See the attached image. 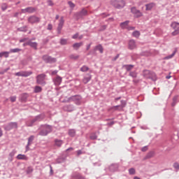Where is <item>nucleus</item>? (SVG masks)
I'll return each mask as SVG.
<instances>
[{"instance_id": "obj_1", "label": "nucleus", "mask_w": 179, "mask_h": 179, "mask_svg": "<svg viewBox=\"0 0 179 179\" xmlns=\"http://www.w3.org/2000/svg\"><path fill=\"white\" fill-rule=\"evenodd\" d=\"M143 76L145 78V79H151V80L153 82H156V80H157L156 73H155V72L150 71V70H143Z\"/></svg>"}, {"instance_id": "obj_2", "label": "nucleus", "mask_w": 179, "mask_h": 179, "mask_svg": "<svg viewBox=\"0 0 179 179\" xmlns=\"http://www.w3.org/2000/svg\"><path fill=\"white\" fill-rule=\"evenodd\" d=\"M73 101L76 106H80L82 104V96L80 95H74L69 97L66 101V103H71Z\"/></svg>"}, {"instance_id": "obj_3", "label": "nucleus", "mask_w": 179, "mask_h": 179, "mask_svg": "<svg viewBox=\"0 0 179 179\" xmlns=\"http://www.w3.org/2000/svg\"><path fill=\"white\" fill-rule=\"evenodd\" d=\"M110 4L116 9H122L125 6V1L124 0H111Z\"/></svg>"}, {"instance_id": "obj_4", "label": "nucleus", "mask_w": 179, "mask_h": 179, "mask_svg": "<svg viewBox=\"0 0 179 179\" xmlns=\"http://www.w3.org/2000/svg\"><path fill=\"white\" fill-rule=\"evenodd\" d=\"M85 16H87V10L83 8L80 11L77 12L73 15V19L80 20V19H83Z\"/></svg>"}, {"instance_id": "obj_5", "label": "nucleus", "mask_w": 179, "mask_h": 179, "mask_svg": "<svg viewBox=\"0 0 179 179\" xmlns=\"http://www.w3.org/2000/svg\"><path fill=\"white\" fill-rule=\"evenodd\" d=\"M131 12L133 15H134V17L138 19V17H142L143 16V13L141 12V10L136 9V7H131Z\"/></svg>"}, {"instance_id": "obj_6", "label": "nucleus", "mask_w": 179, "mask_h": 179, "mask_svg": "<svg viewBox=\"0 0 179 179\" xmlns=\"http://www.w3.org/2000/svg\"><path fill=\"white\" fill-rule=\"evenodd\" d=\"M33 72L31 71H20L17 73H15V76H22L24 78H27V76H30V75H32Z\"/></svg>"}, {"instance_id": "obj_7", "label": "nucleus", "mask_w": 179, "mask_h": 179, "mask_svg": "<svg viewBox=\"0 0 179 179\" xmlns=\"http://www.w3.org/2000/svg\"><path fill=\"white\" fill-rule=\"evenodd\" d=\"M63 110L67 113H72V111L75 110V106L72 104H66L63 106Z\"/></svg>"}, {"instance_id": "obj_8", "label": "nucleus", "mask_w": 179, "mask_h": 179, "mask_svg": "<svg viewBox=\"0 0 179 179\" xmlns=\"http://www.w3.org/2000/svg\"><path fill=\"white\" fill-rule=\"evenodd\" d=\"M64 23H65L64 17H61L57 27V34H61V30H62V27H64Z\"/></svg>"}, {"instance_id": "obj_9", "label": "nucleus", "mask_w": 179, "mask_h": 179, "mask_svg": "<svg viewBox=\"0 0 179 179\" xmlns=\"http://www.w3.org/2000/svg\"><path fill=\"white\" fill-rule=\"evenodd\" d=\"M136 48V41L134 39H131L128 42V49L129 50H135Z\"/></svg>"}, {"instance_id": "obj_10", "label": "nucleus", "mask_w": 179, "mask_h": 179, "mask_svg": "<svg viewBox=\"0 0 179 179\" xmlns=\"http://www.w3.org/2000/svg\"><path fill=\"white\" fill-rule=\"evenodd\" d=\"M22 13H33L36 12V8L33 7H28L25 9H22L21 10Z\"/></svg>"}, {"instance_id": "obj_11", "label": "nucleus", "mask_w": 179, "mask_h": 179, "mask_svg": "<svg viewBox=\"0 0 179 179\" xmlns=\"http://www.w3.org/2000/svg\"><path fill=\"white\" fill-rule=\"evenodd\" d=\"M145 10L147 11L152 10V9H153V8L156 6V3L151 2L150 3L145 4Z\"/></svg>"}, {"instance_id": "obj_12", "label": "nucleus", "mask_w": 179, "mask_h": 179, "mask_svg": "<svg viewBox=\"0 0 179 179\" xmlns=\"http://www.w3.org/2000/svg\"><path fill=\"white\" fill-rule=\"evenodd\" d=\"M44 79H45L44 74H41L36 77V82L38 85H41L44 82Z\"/></svg>"}, {"instance_id": "obj_13", "label": "nucleus", "mask_w": 179, "mask_h": 179, "mask_svg": "<svg viewBox=\"0 0 179 179\" xmlns=\"http://www.w3.org/2000/svg\"><path fill=\"white\" fill-rule=\"evenodd\" d=\"M45 62L48 64H55V62H57V59L52 57L51 56H48L45 58Z\"/></svg>"}, {"instance_id": "obj_14", "label": "nucleus", "mask_w": 179, "mask_h": 179, "mask_svg": "<svg viewBox=\"0 0 179 179\" xmlns=\"http://www.w3.org/2000/svg\"><path fill=\"white\" fill-rule=\"evenodd\" d=\"M135 67V65L134 64H124L122 66V68H124L126 69L127 72H131L132 69Z\"/></svg>"}, {"instance_id": "obj_15", "label": "nucleus", "mask_w": 179, "mask_h": 179, "mask_svg": "<svg viewBox=\"0 0 179 179\" xmlns=\"http://www.w3.org/2000/svg\"><path fill=\"white\" fill-rule=\"evenodd\" d=\"M121 105H117V106H113L111 108V110H118V108H120V110H122V108L124 107H125V102H124V101H121Z\"/></svg>"}, {"instance_id": "obj_16", "label": "nucleus", "mask_w": 179, "mask_h": 179, "mask_svg": "<svg viewBox=\"0 0 179 179\" xmlns=\"http://www.w3.org/2000/svg\"><path fill=\"white\" fill-rule=\"evenodd\" d=\"M40 21V19L36 16H31L28 19L29 23H37Z\"/></svg>"}, {"instance_id": "obj_17", "label": "nucleus", "mask_w": 179, "mask_h": 179, "mask_svg": "<svg viewBox=\"0 0 179 179\" xmlns=\"http://www.w3.org/2000/svg\"><path fill=\"white\" fill-rule=\"evenodd\" d=\"M109 170L112 173H114V171H117L118 170V164H113L109 166Z\"/></svg>"}, {"instance_id": "obj_18", "label": "nucleus", "mask_w": 179, "mask_h": 179, "mask_svg": "<svg viewBox=\"0 0 179 179\" xmlns=\"http://www.w3.org/2000/svg\"><path fill=\"white\" fill-rule=\"evenodd\" d=\"M72 178L75 179H85V176H82V174L78 172H75L74 173H73Z\"/></svg>"}, {"instance_id": "obj_19", "label": "nucleus", "mask_w": 179, "mask_h": 179, "mask_svg": "<svg viewBox=\"0 0 179 179\" xmlns=\"http://www.w3.org/2000/svg\"><path fill=\"white\" fill-rule=\"evenodd\" d=\"M90 80H92V75L89 73L87 74V77H84V78L83 79V82L85 85H87V83H89Z\"/></svg>"}, {"instance_id": "obj_20", "label": "nucleus", "mask_w": 179, "mask_h": 179, "mask_svg": "<svg viewBox=\"0 0 179 179\" xmlns=\"http://www.w3.org/2000/svg\"><path fill=\"white\" fill-rule=\"evenodd\" d=\"M128 24H129V20H126L123 22H121L120 26L121 29L124 30L125 29H127L128 28Z\"/></svg>"}, {"instance_id": "obj_21", "label": "nucleus", "mask_w": 179, "mask_h": 179, "mask_svg": "<svg viewBox=\"0 0 179 179\" xmlns=\"http://www.w3.org/2000/svg\"><path fill=\"white\" fill-rule=\"evenodd\" d=\"M62 82V78H61L58 76L55 78V79H54V83L56 86H59V85H61Z\"/></svg>"}, {"instance_id": "obj_22", "label": "nucleus", "mask_w": 179, "mask_h": 179, "mask_svg": "<svg viewBox=\"0 0 179 179\" xmlns=\"http://www.w3.org/2000/svg\"><path fill=\"white\" fill-rule=\"evenodd\" d=\"M63 144H64V141L59 140L58 138H56L55 140V146H57V148H61V146H62Z\"/></svg>"}, {"instance_id": "obj_23", "label": "nucleus", "mask_w": 179, "mask_h": 179, "mask_svg": "<svg viewBox=\"0 0 179 179\" xmlns=\"http://www.w3.org/2000/svg\"><path fill=\"white\" fill-rule=\"evenodd\" d=\"M66 160V157H59L56 159V163L60 164L61 163H64Z\"/></svg>"}, {"instance_id": "obj_24", "label": "nucleus", "mask_w": 179, "mask_h": 179, "mask_svg": "<svg viewBox=\"0 0 179 179\" xmlns=\"http://www.w3.org/2000/svg\"><path fill=\"white\" fill-rule=\"evenodd\" d=\"M29 45L31 47V48H34V50H37V43L36 42H32L31 40H29Z\"/></svg>"}, {"instance_id": "obj_25", "label": "nucleus", "mask_w": 179, "mask_h": 179, "mask_svg": "<svg viewBox=\"0 0 179 179\" xmlns=\"http://www.w3.org/2000/svg\"><path fill=\"white\" fill-rule=\"evenodd\" d=\"M129 76H131L133 79H136V78H138V73L136 71H130Z\"/></svg>"}, {"instance_id": "obj_26", "label": "nucleus", "mask_w": 179, "mask_h": 179, "mask_svg": "<svg viewBox=\"0 0 179 179\" xmlns=\"http://www.w3.org/2000/svg\"><path fill=\"white\" fill-rule=\"evenodd\" d=\"M69 135L71 138H74V136L76 135V130H75V129H70L69 130Z\"/></svg>"}, {"instance_id": "obj_27", "label": "nucleus", "mask_w": 179, "mask_h": 179, "mask_svg": "<svg viewBox=\"0 0 179 179\" xmlns=\"http://www.w3.org/2000/svg\"><path fill=\"white\" fill-rule=\"evenodd\" d=\"M94 50H95V51H96V50L99 51V52L101 54H103V52L104 51V48H103V46L101 44L96 45L95 47Z\"/></svg>"}, {"instance_id": "obj_28", "label": "nucleus", "mask_w": 179, "mask_h": 179, "mask_svg": "<svg viewBox=\"0 0 179 179\" xmlns=\"http://www.w3.org/2000/svg\"><path fill=\"white\" fill-rule=\"evenodd\" d=\"M83 45V43L80 42V43H76L73 45V47L75 48V50H79L80 47Z\"/></svg>"}, {"instance_id": "obj_29", "label": "nucleus", "mask_w": 179, "mask_h": 179, "mask_svg": "<svg viewBox=\"0 0 179 179\" xmlns=\"http://www.w3.org/2000/svg\"><path fill=\"white\" fill-rule=\"evenodd\" d=\"M17 159L18 160H27L28 158L26 155H21V154H19L17 156Z\"/></svg>"}, {"instance_id": "obj_30", "label": "nucleus", "mask_w": 179, "mask_h": 179, "mask_svg": "<svg viewBox=\"0 0 179 179\" xmlns=\"http://www.w3.org/2000/svg\"><path fill=\"white\" fill-rule=\"evenodd\" d=\"M36 121H37V117H36L35 119H34L32 120L27 121V127H33V124H34V122H36Z\"/></svg>"}, {"instance_id": "obj_31", "label": "nucleus", "mask_w": 179, "mask_h": 179, "mask_svg": "<svg viewBox=\"0 0 179 179\" xmlns=\"http://www.w3.org/2000/svg\"><path fill=\"white\" fill-rule=\"evenodd\" d=\"M153 156H155V152L154 151H150L149 152L146 156L145 157V159H152V157H153Z\"/></svg>"}, {"instance_id": "obj_32", "label": "nucleus", "mask_w": 179, "mask_h": 179, "mask_svg": "<svg viewBox=\"0 0 179 179\" xmlns=\"http://www.w3.org/2000/svg\"><path fill=\"white\" fill-rule=\"evenodd\" d=\"M52 131V127L50 126V125H46L45 126V135H47L48 134H50V132Z\"/></svg>"}, {"instance_id": "obj_33", "label": "nucleus", "mask_w": 179, "mask_h": 179, "mask_svg": "<svg viewBox=\"0 0 179 179\" xmlns=\"http://www.w3.org/2000/svg\"><path fill=\"white\" fill-rule=\"evenodd\" d=\"M177 103H178V96H175L173 98V102L171 103L172 107H174V106H176Z\"/></svg>"}, {"instance_id": "obj_34", "label": "nucleus", "mask_w": 179, "mask_h": 179, "mask_svg": "<svg viewBox=\"0 0 179 179\" xmlns=\"http://www.w3.org/2000/svg\"><path fill=\"white\" fill-rule=\"evenodd\" d=\"M90 69L87 66L84 65L80 69V71L81 72H87V71H89Z\"/></svg>"}, {"instance_id": "obj_35", "label": "nucleus", "mask_w": 179, "mask_h": 179, "mask_svg": "<svg viewBox=\"0 0 179 179\" xmlns=\"http://www.w3.org/2000/svg\"><path fill=\"white\" fill-rule=\"evenodd\" d=\"M2 57H5V58L9 57V52H0V58H2Z\"/></svg>"}, {"instance_id": "obj_36", "label": "nucleus", "mask_w": 179, "mask_h": 179, "mask_svg": "<svg viewBox=\"0 0 179 179\" xmlns=\"http://www.w3.org/2000/svg\"><path fill=\"white\" fill-rule=\"evenodd\" d=\"M34 140V136H31L29 139H28V145H27V150L26 152H27V150H29V145H30V142H33V141Z\"/></svg>"}, {"instance_id": "obj_37", "label": "nucleus", "mask_w": 179, "mask_h": 179, "mask_svg": "<svg viewBox=\"0 0 179 179\" xmlns=\"http://www.w3.org/2000/svg\"><path fill=\"white\" fill-rule=\"evenodd\" d=\"M91 141H96L97 139V134L96 133H92L90 136Z\"/></svg>"}, {"instance_id": "obj_38", "label": "nucleus", "mask_w": 179, "mask_h": 179, "mask_svg": "<svg viewBox=\"0 0 179 179\" xmlns=\"http://www.w3.org/2000/svg\"><path fill=\"white\" fill-rule=\"evenodd\" d=\"M133 37H136V38H138L139 36H141V32L139 31H134L132 33Z\"/></svg>"}, {"instance_id": "obj_39", "label": "nucleus", "mask_w": 179, "mask_h": 179, "mask_svg": "<svg viewBox=\"0 0 179 179\" xmlns=\"http://www.w3.org/2000/svg\"><path fill=\"white\" fill-rule=\"evenodd\" d=\"M60 44L61 45H66V44H68V39L61 38Z\"/></svg>"}, {"instance_id": "obj_40", "label": "nucleus", "mask_w": 179, "mask_h": 179, "mask_svg": "<svg viewBox=\"0 0 179 179\" xmlns=\"http://www.w3.org/2000/svg\"><path fill=\"white\" fill-rule=\"evenodd\" d=\"M176 52H177V50H174L171 55L166 56L165 59H171L176 55Z\"/></svg>"}, {"instance_id": "obj_41", "label": "nucleus", "mask_w": 179, "mask_h": 179, "mask_svg": "<svg viewBox=\"0 0 179 179\" xmlns=\"http://www.w3.org/2000/svg\"><path fill=\"white\" fill-rule=\"evenodd\" d=\"M69 58H70V59L76 60V59H78L79 55H75V54H72V55H69Z\"/></svg>"}, {"instance_id": "obj_42", "label": "nucleus", "mask_w": 179, "mask_h": 179, "mask_svg": "<svg viewBox=\"0 0 179 179\" xmlns=\"http://www.w3.org/2000/svg\"><path fill=\"white\" fill-rule=\"evenodd\" d=\"M136 171L134 168H130L129 169V174H130V176H134L136 174Z\"/></svg>"}, {"instance_id": "obj_43", "label": "nucleus", "mask_w": 179, "mask_h": 179, "mask_svg": "<svg viewBox=\"0 0 179 179\" xmlns=\"http://www.w3.org/2000/svg\"><path fill=\"white\" fill-rule=\"evenodd\" d=\"M173 167L176 170V171H178L179 170V163L178 162H174L173 164Z\"/></svg>"}, {"instance_id": "obj_44", "label": "nucleus", "mask_w": 179, "mask_h": 179, "mask_svg": "<svg viewBox=\"0 0 179 179\" xmlns=\"http://www.w3.org/2000/svg\"><path fill=\"white\" fill-rule=\"evenodd\" d=\"M8 127H10V128H17V123L11 122L8 124Z\"/></svg>"}, {"instance_id": "obj_45", "label": "nucleus", "mask_w": 179, "mask_h": 179, "mask_svg": "<svg viewBox=\"0 0 179 179\" xmlns=\"http://www.w3.org/2000/svg\"><path fill=\"white\" fill-rule=\"evenodd\" d=\"M41 90H42L41 87L36 86V87H35L34 92L40 93V92H41Z\"/></svg>"}, {"instance_id": "obj_46", "label": "nucleus", "mask_w": 179, "mask_h": 179, "mask_svg": "<svg viewBox=\"0 0 179 179\" xmlns=\"http://www.w3.org/2000/svg\"><path fill=\"white\" fill-rule=\"evenodd\" d=\"M107 29V25H102L99 29V31H104Z\"/></svg>"}, {"instance_id": "obj_47", "label": "nucleus", "mask_w": 179, "mask_h": 179, "mask_svg": "<svg viewBox=\"0 0 179 179\" xmlns=\"http://www.w3.org/2000/svg\"><path fill=\"white\" fill-rule=\"evenodd\" d=\"M20 51H22V50L19 48H15V49H11L10 50V52H19Z\"/></svg>"}, {"instance_id": "obj_48", "label": "nucleus", "mask_w": 179, "mask_h": 179, "mask_svg": "<svg viewBox=\"0 0 179 179\" xmlns=\"http://www.w3.org/2000/svg\"><path fill=\"white\" fill-rule=\"evenodd\" d=\"M50 169V176H53L54 170H52V166L51 165H48Z\"/></svg>"}, {"instance_id": "obj_49", "label": "nucleus", "mask_w": 179, "mask_h": 179, "mask_svg": "<svg viewBox=\"0 0 179 179\" xmlns=\"http://www.w3.org/2000/svg\"><path fill=\"white\" fill-rule=\"evenodd\" d=\"M48 6H54V3L51 0H48Z\"/></svg>"}, {"instance_id": "obj_50", "label": "nucleus", "mask_w": 179, "mask_h": 179, "mask_svg": "<svg viewBox=\"0 0 179 179\" xmlns=\"http://www.w3.org/2000/svg\"><path fill=\"white\" fill-rule=\"evenodd\" d=\"M120 58V54H117L115 57L112 59V61L115 62Z\"/></svg>"}, {"instance_id": "obj_51", "label": "nucleus", "mask_w": 179, "mask_h": 179, "mask_svg": "<svg viewBox=\"0 0 179 179\" xmlns=\"http://www.w3.org/2000/svg\"><path fill=\"white\" fill-rule=\"evenodd\" d=\"M177 24H179V23L173 22L171 24V27H173V29H176Z\"/></svg>"}, {"instance_id": "obj_52", "label": "nucleus", "mask_w": 179, "mask_h": 179, "mask_svg": "<svg viewBox=\"0 0 179 179\" xmlns=\"http://www.w3.org/2000/svg\"><path fill=\"white\" fill-rule=\"evenodd\" d=\"M10 100L11 103H15V101H16V96H11L10 98Z\"/></svg>"}, {"instance_id": "obj_53", "label": "nucleus", "mask_w": 179, "mask_h": 179, "mask_svg": "<svg viewBox=\"0 0 179 179\" xmlns=\"http://www.w3.org/2000/svg\"><path fill=\"white\" fill-rule=\"evenodd\" d=\"M28 40H29L28 38H24L20 40V43H26V41H27Z\"/></svg>"}, {"instance_id": "obj_54", "label": "nucleus", "mask_w": 179, "mask_h": 179, "mask_svg": "<svg viewBox=\"0 0 179 179\" xmlns=\"http://www.w3.org/2000/svg\"><path fill=\"white\" fill-rule=\"evenodd\" d=\"M115 124V122L111 121L110 122L107 123V125L108 127H113V125H114Z\"/></svg>"}, {"instance_id": "obj_55", "label": "nucleus", "mask_w": 179, "mask_h": 179, "mask_svg": "<svg viewBox=\"0 0 179 179\" xmlns=\"http://www.w3.org/2000/svg\"><path fill=\"white\" fill-rule=\"evenodd\" d=\"M68 3H69L70 8H74L75 7V4L72 1H69Z\"/></svg>"}, {"instance_id": "obj_56", "label": "nucleus", "mask_w": 179, "mask_h": 179, "mask_svg": "<svg viewBox=\"0 0 179 179\" xmlns=\"http://www.w3.org/2000/svg\"><path fill=\"white\" fill-rule=\"evenodd\" d=\"M127 30L129 31L131 30H135V27H127Z\"/></svg>"}, {"instance_id": "obj_57", "label": "nucleus", "mask_w": 179, "mask_h": 179, "mask_svg": "<svg viewBox=\"0 0 179 179\" xmlns=\"http://www.w3.org/2000/svg\"><path fill=\"white\" fill-rule=\"evenodd\" d=\"M83 152H82L81 150H79L77 151V156H80V155H83Z\"/></svg>"}, {"instance_id": "obj_58", "label": "nucleus", "mask_w": 179, "mask_h": 179, "mask_svg": "<svg viewBox=\"0 0 179 179\" xmlns=\"http://www.w3.org/2000/svg\"><path fill=\"white\" fill-rule=\"evenodd\" d=\"M78 37H79V34L77 33L72 36V38L76 39Z\"/></svg>"}, {"instance_id": "obj_59", "label": "nucleus", "mask_w": 179, "mask_h": 179, "mask_svg": "<svg viewBox=\"0 0 179 179\" xmlns=\"http://www.w3.org/2000/svg\"><path fill=\"white\" fill-rule=\"evenodd\" d=\"M15 153H16V151H12V152L10 153V157H13V156H15Z\"/></svg>"}, {"instance_id": "obj_60", "label": "nucleus", "mask_w": 179, "mask_h": 179, "mask_svg": "<svg viewBox=\"0 0 179 179\" xmlns=\"http://www.w3.org/2000/svg\"><path fill=\"white\" fill-rule=\"evenodd\" d=\"M141 150L143 152H146V150H148V146H144L141 148Z\"/></svg>"}, {"instance_id": "obj_61", "label": "nucleus", "mask_w": 179, "mask_h": 179, "mask_svg": "<svg viewBox=\"0 0 179 179\" xmlns=\"http://www.w3.org/2000/svg\"><path fill=\"white\" fill-rule=\"evenodd\" d=\"M48 30H52V24H49L48 25Z\"/></svg>"}, {"instance_id": "obj_62", "label": "nucleus", "mask_w": 179, "mask_h": 179, "mask_svg": "<svg viewBox=\"0 0 179 179\" xmlns=\"http://www.w3.org/2000/svg\"><path fill=\"white\" fill-rule=\"evenodd\" d=\"M133 83L134 85H136L137 83H139V80H133Z\"/></svg>"}, {"instance_id": "obj_63", "label": "nucleus", "mask_w": 179, "mask_h": 179, "mask_svg": "<svg viewBox=\"0 0 179 179\" xmlns=\"http://www.w3.org/2000/svg\"><path fill=\"white\" fill-rule=\"evenodd\" d=\"M31 171H33V169H31V167L28 168L27 173H31Z\"/></svg>"}, {"instance_id": "obj_64", "label": "nucleus", "mask_w": 179, "mask_h": 179, "mask_svg": "<svg viewBox=\"0 0 179 179\" xmlns=\"http://www.w3.org/2000/svg\"><path fill=\"white\" fill-rule=\"evenodd\" d=\"M26 45H29V41L24 43H23V47H26Z\"/></svg>"}]
</instances>
